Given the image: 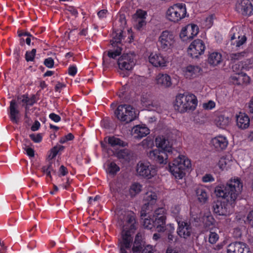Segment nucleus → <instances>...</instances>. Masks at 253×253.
Listing matches in <instances>:
<instances>
[{
	"instance_id": "1",
	"label": "nucleus",
	"mask_w": 253,
	"mask_h": 253,
	"mask_svg": "<svg viewBox=\"0 0 253 253\" xmlns=\"http://www.w3.org/2000/svg\"><path fill=\"white\" fill-rule=\"evenodd\" d=\"M243 188V183L238 177L231 179L226 185L220 184L214 189L216 196L226 200L222 202L217 200L212 206L214 213L218 215L226 216L230 214L228 203L232 204L241 193Z\"/></svg>"
},
{
	"instance_id": "2",
	"label": "nucleus",
	"mask_w": 253,
	"mask_h": 253,
	"mask_svg": "<svg viewBox=\"0 0 253 253\" xmlns=\"http://www.w3.org/2000/svg\"><path fill=\"white\" fill-rule=\"evenodd\" d=\"M118 221L122 226V239L118 244L119 253H128L132 245L133 237L132 234L136 229V215L131 211H123L118 217Z\"/></svg>"
},
{
	"instance_id": "3",
	"label": "nucleus",
	"mask_w": 253,
	"mask_h": 253,
	"mask_svg": "<svg viewBox=\"0 0 253 253\" xmlns=\"http://www.w3.org/2000/svg\"><path fill=\"white\" fill-rule=\"evenodd\" d=\"M155 143L158 149L150 151L148 153L149 158L157 164H166L169 156L171 155L174 149L172 143L162 135L156 138Z\"/></svg>"
},
{
	"instance_id": "4",
	"label": "nucleus",
	"mask_w": 253,
	"mask_h": 253,
	"mask_svg": "<svg viewBox=\"0 0 253 253\" xmlns=\"http://www.w3.org/2000/svg\"><path fill=\"white\" fill-rule=\"evenodd\" d=\"M191 166L190 160L184 155H179L169 165L170 172L176 178L179 179L185 175V170L190 168Z\"/></svg>"
},
{
	"instance_id": "5",
	"label": "nucleus",
	"mask_w": 253,
	"mask_h": 253,
	"mask_svg": "<svg viewBox=\"0 0 253 253\" xmlns=\"http://www.w3.org/2000/svg\"><path fill=\"white\" fill-rule=\"evenodd\" d=\"M198 104L197 97L192 93L179 94L176 96L175 105L181 113L194 110Z\"/></svg>"
},
{
	"instance_id": "6",
	"label": "nucleus",
	"mask_w": 253,
	"mask_h": 253,
	"mask_svg": "<svg viewBox=\"0 0 253 253\" xmlns=\"http://www.w3.org/2000/svg\"><path fill=\"white\" fill-rule=\"evenodd\" d=\"M116 118L120 122L128 124L137 117L135 109L131 105L128 104H121L119 105L115 111Z\"/></svg>"
},
{
	"instance_id": "7",
	"label": "nucleus",
	"mask_w": 253,
	"mask_h": 253,
	"mask_svg": "<svg viewBox=\"0 0 253 253\" xmlns=\"http://www.w3.org/2000/svg\"><path fill=\"white\" fill-rule=\"evenodd\" d=\"M136 171L138 176L150 179L157 175V167L147 161H139L136 166Z\"/></svg>"
},
{
	"instance_id": "8",
	"label": "nucleus",
	"mask_w": 253,
	"mask_h": 253,
	"mask_svg": "<svg viewBox=\"0 0 253 253\" xmlns=\"http://www.w3.org/2000/svg\"><path fill=\"white\" fill-rule=\"evenodd\" d=\"M186 5L183 3H178L170 6L167 11V18L170 21L177 22L186 17Z\"/></svg>"
},
{
	"instance_id": "9",
	"label": "nucleus",
	"mask_w": 253,
	"mask_h": 253,
	"mask_svg": "<svg viewBox=\"0 0 253 253\" xmlns=\"http://www.w3.org/2000/svg\"><path fill=\"white\" fill-rule=\"evenodd\" d=\"M175 43L174 36L173 33L168 30L162 32L158 41L159 50L163 51H169L174 47Z\"/></svg>"
},
{
	"instance_id": "10",
	"label": "nucleus",
	"mask_w": 253,
	"mask_h": 253,
	"mask_svg": "<svg viewBox=\"0 0 253 253\" xmlns=\"http://www.w3.org/2000/svg\"><path fill=\"white\" fill-rule=\"evenodd\" d=\"M157 200V194L155 192H147L144 198V203L142 207L140 214L142 218L145 217L155 207Z\"/></svg>"
},
{
	"instance_id": "11",
	"label": "nucleus",
	"mask_w": 253,
	"mask_h": 253,
	"mask_svg": "<svg viewBox=\"0 0 253 253\" xmlns=\"http://www.w3.org/2000/svg\"><path fill=\"white\" fill-rule=\"evenodd\" d=\"M134 53L123 54L117 61L119 68L121 70H131L135 64Z\"/></svg>"
},
{
	"instance_id": "12",
	"label": "nucleus",
	"mask_w": 253,
	"mask_h": 253,
	"mask_svg": "<svg viewBox=\"0 0 253 253\" xmlns=\"http://www.w3.org/2000/svg\"><path fill=\"white\" fill-rule=\"evenodd\" d=\"M205 49L204 42L202 40L197 39L190 44L187 51L191 57L196 58L204 53Z\"/></svg>"
},
{
	"instance_id": "13",
	"label": "nucleus",
	"mask_w": 253,
	"mask_h": 253,
	"mask_svg": "<svg viewBox=\"0 0 253 253\" xmlns=\"http://www.w3.org/2000/svg\"><path fill=\"white\" fill-rule=\"evenodd\" d=\"M152 218L154 219L158 231H164L166 220V211L165 209L159 208L155 210Z\"/></svg>"
},
{
	"instance_id": "14",
	"label": "nucleus",
	"mask_w": 253,
	"mask_h": 253,
	"mask_svg": "<svg viewBox=\"0 0 253 253\" xmlns=\"http://www.w3.org/2000/svg\"><path fill=\"white\" fill-rule=\"evenodd\" d=\"M236 10L244 16H250L253 10V5L250 0H238L236 4Z\"/></svg>"
},
{
	"instance_id": "15",
	"label": "nucleus",
	"mask_w": 253,
	"mask_h": 253,
	"mask_svg": "<svg viewBox=\"0 0 253 253\" xmlns=\"http://www.w3.org/2000/svg\"><path fill=\"white\" fill-rule=\"evenodd\" d=\"M227 253H252V252L245 244L236 242L228 246Z\"/></svg>"
},
{
	"instance_id": "16",
	"label": "nucleus",
	"mask_w": 253,
	"mask_h": 253,
	"mask_svg": "<svg viewBox=\"0 0 253 253\" xmlns=\"http://www.w3.org/2000/svg\"><path fill=\"white\" fill-rule=\"evenodd\" d=\"M211 144L216 151H221L227 148L228 141L225 136L219 135L212 138Z\"/></svg>"
},
{
	"instance_id": "17",
	"label": "nucleus",
	"mask_w": 253,
	"mask_h": 253,
	"mask_svg": "<svg viewBox=\"0 0 253 253\" xmlns=\"http://www.w3.org/2000/svg\"><path fill=\"white\" fill-rule=\"evenodd\" d=\"M149 62L156 67H164L167 66L168 59L161 53H151L149 57Z\"/></svg>"
},
{
	"instance_id": "18",
	"label": "nucleus",
	"mask_w": 253,
	"mask_h": 253,
	"mask_svg": "<svg viewBox=\"0 0 253 253\" xmlns=\"http://www.w3.org/2000/svg\"><path fill=\"white\" fill-rule=\"evenodd\" d=\"M192 227L190 222L186 221H178L177 233L182 238L187 239L192 233Z\"/></svg>"
},
{
	"instance_id": "19",
	"label": "nucleus",
	"mask_w": 253,
	"mask_h": 253,
	"mask_svg": "<svg viewBox=\"0 0 253 253\" xmlns=\"http://www.w3.org/2000/svg\"><path fill=\"white\" fill-rule=\"evenodd\" d=\"M230 82L235 85L247 84L250 83V78L243 72L233 74L230 77Z\"/></svg>"
},
{
	"instance_id": "20",
	"label": "nucleus",
	"mask_w": 253,
	"mask_h": 253,
	"mask_svg": "<svg viewBox=\"0 0 253 253\" xmlns=\"http://www.w3.org/2000/svg\"><path fill=\"white\" fill-rule=\"evenodd\" d=\"M201 71V67L196 65H189L182 69L184 76L188 79H192L197 77Z\"/></svg>"
},
{
	"instance_id": "21",
	"label": "nucleus",
	"mask_w": 253,
	"mask_h": 253,
	"mask_svg": "<svg viewBox=\"0 0 253 253\" xmlns=\"http://www.w3.org/2000/svg\"><path fill=\"white\" fill-rule=\"evenodd\" d=\"M236 125L241 129L248 128L250 125V119L248 115L245 113L239 112L236 116Z\"/></svg>"
},
{
	"instance_id": "22",
	"label": "nucleus",
	"mask_w": 253,
	"mask_h": 253,
	"mask_svg": "<svg viewBox=\"0 0 253 253\" xmlns=\"http://www.w3.org/2000/svg\"><path fill=\"white\" fill-rule=\"evenodd\" d=\"M199 33V27L195 24H189L183 28L181 31L180 36L187 37V39H193Z\"/></svg>"
},
{
	"instance_id": "23",
	"label": "nucleus",
	"mask_w": 253,
	"mask_h": 253,
	"mask_svg": "<svg viewBox=\"0 0 253 253\" xmlns=\"http://www.w3.org/2000/svg\"><path fill=\"white\" fill-rule=\"evenodd\" d=\"M9 117L11 121L14 124H18L19 122L20 112L17 109V104L15 100H12L10 101Z\"/></svg>"
},
{
	"instance_id": "24",
	"label": "nucleus",
	"mask_w": 253,
	"mask_h": 253,
	"mask_svg": "<svg viewBox=\"0 0 253 253\" xmlns=\"http://www.w3.org/2000/svg\"><path fill=\"white\" fill-rule=\"evenodd\" d=\"M156 80L158 84L164 87H169L172 84L171 77L167 74H159Z\"/></svg>"
},
{
	"instance_id": "25",
	"label": "nucleus",
	"mask_w": 253,
	"mask_h": 253,
	"mask_svg": "<svg viewBox=\"0 0 253 253\" xmlns=\"http://www.w3.org/2000/svg\"><path fill=\"white\" fill-rule=\"evenodd\" d=\"M222 61V54L218 52H213L209 54L208 62L213 66L219 65Z\"/></svg>"
},
{
	"instance_id": "26",
	"label": "nucleus",
	"mask_w": 253,
	"mask_h": 253,
	"mask_svg": "<svg viewBox=\"0 0 253 253\" xmlns=\"http://www.w3.org/2000/svg\"><path fill=\"white\" fill-rule=\"evenodd\" d=\"M133 133L134 137L142 138L149 134V129L146 126H142L139 125L135 126L133 128Z\"/></svg>"
},
{
	"instance_id": "27",
	"label": "nucleus",
	"mask_w": 253,
	"mask_h": 253,
	"mask_svg": "<svg viewBox=\"0 0 253 253\" xmlns=\"http://www.w3.org/2000/svg\"><path fill=\"white\" fill-rule=\"evenodd\" d=\"M219 229L215 227H209L208 229V242L211 244H215L219 240V236L218 234Z\"/></svg>"
},
{
	"instance_id": "28",
	"label": "nucleus",
	"mask_w": 253,
	"mask_h": 253,
	"mask_svg": "<svg viewBox=\"0 0 253 253\" xmlns=\"http://www.w3.org/2000/svg\"><path fill=\"white\" fill-rule=\"evenodd\" d=\"M247 40V37L245 35L241 36L238 35L237 38L236 35L234 34L231 37V44L235 45V47L237 48H241V47L246 42Z\"/></svg>"
},
{
	"instance_id": "29",
	"label": "nucleus",
	"mask_w": 253,
	"mask_h": 253,
	"mask_svg": "<svg viewBox=\"0 0 253 253\" xmlns=\"http://www.w3.org/2000/svg\"><path fill=\"white\" fill-rule=\"evenodd\" d=\"M251 62V60L241 61L238 64L234 65L233 68L234 70L238 69L240 70L241 72H243V71H249L252 67V63Z\"/></svg>"
},
{
	"instance_id": "30",
	"label": "nucleus",
	"mask_w": 253,
	"mask_h": 253,
	"mask_svg": "<svg viewBox=\"0 0 253 253\" xmlns=\"http://www.w3.org/2000/svg\"><path fill=\"white\" fill-rule=\"evenodd\" d=\"M108 143L112 147L119 146L123 147L127 146V143L115 136H109L108 138Z\"/></svg>"
},
{
	"instance_id": "31",
	"label": "nucleus",
	"mask_w": 253,
	"mask_h": 253,
	"mask_svg": "<svg viewBox=\"0 0 253 253\" xmlns=\"http://www.w3.org/2000/svg\"><path fill=\"white\" fill-rule=\"evenodd\" d=\"M196 196L201 203H205L208 200V194L205 189L198 187L196 190Z\"/></svg>"
},
{
	"instance_id": "32",
	"label": "nucleus",
	"mask_w": 253,
	"mask_h": 253,
	"mask_svg": "<svg viewBox=\"0 0 253 253\" xmlns=\"http://www.w3.org/2000/svg\"><path fill=\"white\" fill-rule=\"evenodd\" d=\"M114 47L113 49L108 50L107 55L109 58L115 59L121 54L122 48L120 45H116L115 47Z\"/></svg>"
},
{
	"instance_id": "33",
	"label": "nucleus",
	"mask_w": 253,
	"mask_h": 253,
	"mask_svg": "<svg viewBox=\"0 0 253 253\" xmlns=\"http://www.w3.org/2000/svg\"><path fill=\"white\" fill-rule=\"evenodd\" d=\"M120 170V168L115 162H111L108 164L106 172L113 176H115Z\"/></svg>"
},
{
	"instance_id": "34",
	"label": "nucleus",
	"mask_w": 253,
	"mask_h": 253,
	"mask_svg": "<svg viewBox=\"0 0 253 253\" xmlns=\"http://www.w3.org/2000/svg\"><path fill=\"white\" fill-rule=\"evenodd\" d=\"M216 125L221 128H224L228 126L230 123V119L229 117L224 115H220L216 120Z\"/></svg>"
},
{
	"instance_id": "35",
	"label": "nucleus",
	"mask_w": 253,
	"mask_h": 253,
	"mask_svg": "<svg viewBox=\"0 0 253 253\" xmlns=\"http://www.w3.org/2000/svg\"><path fill=\"white\" fill-rule=\"evenodd\" d=\"M142 188V185L137 182L133 183L129 189V192L131 197H134L136 195L138 194L141 191Z\"/></svg>"
},
{
	"instance_id": "36",
	"label": "nucleus",
	"mask_w": 253,
	"mask_h": 253,
	"mask_svg": "<svg viewBox=\"0 0 253 253\" xmlns=\"http://www.w3.org/2000/svg\"><path fill=\"white\" fill-rule=\"evenodd\" d=\"M154 219L150 216L148 218H145L143 221V226L144 228L152 230L153 228H156Z\"/></svg>"
},
{
	"instance_id": "37",
	"label": "nucleus",
	"mask_w": 253,
	"mask_h": 253,
	"mask_svg": "<svg viewBox=\"0 0 253 253\" xmlns=\"http://www.w3.org/2000/svg\"><path fill=\"white\" fill-rule=\"evenodd\" d=\"M247 54V52L244 51L240 52L231 53L230 54L229 57L231 61H235L241 59L242 57L245 56Z\"/></svg>"
},
{
	"instance_id": "38",
	"label": "nucleus",
	"mask_w": 253,
	"mask_h": 253,
	"mask_svg": "<svg viewBox=\"0 0 253 253\" xmlns=\"http://www.w3.org/2000/svg\"><path fill=\"white\" fill-rule=\"evenodd\" d=\"M123 31H121L119 33L117 34V35L113 38L112 40V42L111 43L112 46H116V45H120L121 43V41L123 39Z\"/></svg>"
},
{
	"instance_id": "39",
	"label": "nucleus",
	"mask_w": 253,
	"mask_h": 253,
	"mask_svg": "<svg viewBox=\"0 0 253 253\" xmlns=\"http://www.w3.org/2000/svg\"><path fill=\"white\" fill-rule=\"evenodd\" d=\"M36 49L33 48L31 51H27L25 53V59L27 62L33 61L36 54Z\"/></svg>"
},
{
	"instance_id": "40",
	"label": "nucleus",
	"mask_w": 253,
	"mask_h": 253,
	"mask_svg": "<svg viewBox=\"0 0 253 253\" xmlns=\"http://www.w3.org/2000/svg\"><path fill=\"white\" fill-rule=\"evenodd\" d=\"M180 211V206L178 204L172 206L170 209L172 215L175 218L179 216Z\"/></svg>"
},
{
	"instance_id": "41",
	"label": "nucleus",
	"mask_w": 253,
	"mask_h": 253,
	"mask_svg": "<svg viewBox=\"0 0 253 253\" xmlns=\"http://www.w3.org/2000/svg\"><path fill=\"white\" fill-rule=\"evenodd\" d=\"M214 18V14H211L206 18L205 20V25L206 28L209 29L212 26Z\"/></svg>"
},
{
	"instance_id": "42",
	"label": "nucleus",
	"mask_w": 253,
	"mask_h": 253,
	"mask_svg": "<svg viewBox=\"0 0 253 253\" xmlns=\"http://www.w3.org/2000/svg\"><path fill=\"white\" fill-rule=\"evenodd\" d=\"M136 23L134 27L138 31H141L146 25V19H136Z\"/></svg>"
},
{
	"instance_id": "43",
	"label": "nucleus",
	"mask_w": 253,
	"mask_h": 253,
	"mask_svg": "<svg viewBox=\"0 0 253 253\" xmlns=\"http://www.w3.org/2000/svg\"><path fill=\"white\" fill-rule=\"evenodd\" d=\"M147 12L141 9L137 10L134 16L136 17V19H146Z\"/></svg>"
},
{
	"instance_id": "44",
	"label": "nucleus",
	"mask_w": 253,
	"mask_h": 253,
	"mask_svg": "<svg viewBox=\"0 0 253 253\" xmlns=\"http://www.w3.org/2000/svg\"><path fill=\"white\" fill-rule=\"evenodd\" d=\"M28 94H23L21 96H18L17 97L18 100H19L21 102L23 103V106H25V110H28Z\"/></svg>"
},
{
	"instance_id": "45",
	"label": "nucleus",
	"mask_w": 253,
	"mask_h": 253,
	"mask_svg": "<svg viewBox=\"0 0 253 253\" xmlns=\"http://www.w3.org/2000/svg\"><path fill=\"white\" fill-rule=\"evenodd\" d=\"M29 137L35 143H40L42 139V136L41 133H38L37 134L32 133L30 134Z\"/></svg>"
},
{
	"instance_id": "46",
	"label": "nucleus",
	"mask_w": 253,
	"mask_h": 253,
	"mask_svg": "<svg viewBox=\"0 0 253 253\" xmlns=\"http://www.w3.org/2000/svg\"><path fill=\"white\" fill-rule=\"evenodd\" d=\"M10 239H6L4 240H1V253H6L7 248L10 242Z\"/></svg>"
},
{
	"instance_id": "47",
	"label": "nucleus",
	"mask_w": 253,
	"mask_h": 253,
	"mask_svg": "<svg viewBox=\"0 0 253 253\" xmlns=\"http://www.w3.org/2000/svg\"><path fill=\"white\" fill-rule=\"evenodd\" d=\"M117 155L118 158L120 159H124L125 160H127L129 159V154L127 150H120L118 152Z\"/></svg>"
},
{
	"instance_id": "48",
	"label": "nucleus",
	"mask_w": 253,
	"mask_h": 253,
	"mask_svg": "<svg viewBox=\"0 0 253 253\" xmlns=\"http://www.w3.org/2000/svg\"><path fill=\"white\" fill-rule=\"evenodd\" d=\"M60 148H58L57 146L53 147L51 149L50 151V154L49 157H51V159L54 158L57 155L61 148H63V146H60Z\"/></svg>"
},
{
	"instance_id": "49",
	"label": "nucleus",
	"mask_w": 253,
	"mask_h": 253,
	"mask_svg": "<svg viewBox=\"0 0 253 253\" xmlns=\"http://www.w3.org/2000/svg\"><path fill=\"white\" fill-rule=\"evenodd\" d=\"M44 65L48 68H52L54 67V61L51 57H48L44 59Z\"/></svg>"
},
{
	"instance_id": "50",
	"label": "nucleus",
	"mask_w": 253,
	"mask_h": 253,
	"mask_svg": "<svg viewBox=\"0 0 253 253\" xmlns=\"http://www.w3.org/2000/svg\"><path fill=\"white\" fill-rule=\"evenodd\" d=\"M215 106V103L212 100H210L207 103H204L203 105V108L205 110H211Z\"/></svg>"
},
{
	"instance_id": "51",
	"label": "nucleus",
	"mask_w": 253,
	"mask_h": 253,
	"mask_svg": "<svg viewBox=\"0 0 253 253\" xmlns=\"http://www.w3.org/2000/svg\"><path fill=\"white\" fill-rule=\"evenodd\" d=\"M68 173V170L66 167L63 165H61L58 171V176L61 177V176H65Z\"/></svg>"
},
{
	"instance_id": "52",
	"label": "nucleus",
	"mask_w": 253,
	"mask_h": 253,
	"mask_svg": "<svg viewBox=\"0 0 253 253\" xmlns=\"http://www.w3.org/2000/svg\"><path fill=\"white\" fill-rule=\"evenodd\" d=\"M214 178L211 174H206L202 177V181L205 183L213 182Z\"/></svg>"
},
{
	"instance_id": "53",
	"label": "nucleus",
	"mask_w": 253,
	"mask_h": 253,
	"mask_svg": "<svg viewBox=\"0 0 253 253\" xmlns=\"http://www.w3.org/2000/svg\"><path fill=\"white\" fill-rule=\"evenodd\" d=\"M42 171H50V172L53 171L54 172L55 171L54 170L53 168L52 167V164L50 162H49L47 165L42 166Z\"/></svg>"
},
{
	"instance_id": "54",
	"label": "nucleus",
	"mask_w": 253,
	"mask_h": 253,
	"mask_svg": "<svg viewBox=\"0 0 253 253\" xmlns=\"http://www.w3.org/2000/svg\"><path fill=\"white\" fill-rule=\"evenodd\" d=\"M77 73V68L75 65L70 66L68 68V74L74 77Z\"/></svg>"
},
{
	"instance_id": "55",
	"label": "nucleus",
	"mask_w": 253,
	"mask_h": 253,
	"mask_svg": "<svg viewBox=\"0 0 253 253\" xmlns=\"http://www.w3.org/2000/svg\"><path fill=\"white\" fill-rule=\"evenodd\" d=\"M49 118L55 123L59 122L61 121V117L54 113H51L49 115Z\"/></svg>"
},
{
	"instance_id": "56",
	"label": "nucleus",
	"mask_w": 253,
	"mask_h": 253,
	"mask_svg": "<svg viewBox=\"0 0 253 253\" xmlns=\"http://www.w3.org/2000/svg\"><path fill=\"white\" fill-rule=\"evenodd\" d=\"M143 250V245L133 244L132 247V252L133 253H140Z\"/></svg>"
},
{
	"instance_id": "57",
	"label": "nucleus",
	"mask_w": 253,
	"mask_h": 253,
	"mask_svg": "<svg viewBox=\"0 0 253 253\" xmlns=\"http://www.w3.org/2000/svg\"><path fill=\"white\" fill-rule=\"evenodd\" d=\"M247 223L253 227V210L251 211L248 214L247 217Z\"/></svg>"
},
{
	"instance_id": "58",
	"label": "nucleus",
	"mask_w": 253,
	"mask_h": 253,
	"mask_svg": "<svg viewBox=\"0 0 253 253\" xmlns=\"http://www.w3.org/2000/svg\"><path fill=\"white\" fill-rule=\"evenodd\" d=\"M133 244L135 245H143L142 244V237L141 235H139V233H137L134 239Z\"/></svg>"
},
{
	"instance_id": "59",
	"label": "nucleus",
	"mask_w": 253,
	"mask_h": 253,
	"mask_svg": "<svg viewBox=\"0 0 253 253\" xmlns=\"http://www.w3.org/2000/svg\"><path fill=\"white\" fill-rule=\"evenodd\" d=\"M190 220L192 222H199L200 221V217L198 214H193L191 211Z\"/></svg>"
},
{
	"instance_id": "60",
	"label": "nucleus",
	"mask_w": 253,
	"mask_h": 253,
	"mask_svg": "<svg viewBox=\"0 0 253 253\" xmlns=\"http://www.w3.org/2000/svg\"><path fill=\"white\" fill-rule=\"evenodd\" d=\"M214 223V219L211 216H209L207 217L206 221L205 222V225L206 227L208 226H210L211 225H212Z\"/></svg>"
},
{
	"instance_id": "61",
	"label": "nucleus",
	"mask_w": 253,
	"mask_h": 253,
	"mask_svg": "<svg viewBox=\"0 0 253 253\" xmlns=\"http://www.w3.org/2000/svg\"><path fill=\"white\" fill-rule=\"evenodd\" d=\"M218 165L220 169H224L226 168L227 165L226 159L224 158H221L218 161Z\"/></svg>"
},
{
	"instance_id": "62",
	"label": "nucleus",
	"mask_w": 253,
	"mask_h": 253,
	"mask_svg": "<svg viewBox=\"0 0 253 253\" xmlns=\"http://www.w3.org/2000/svg\"><path fill=\"white\" fill-rule=\"evenodd\" d=\"M25 150L26 151V154L30 157H34L35 156V151L34 150L29 147H26L25 148Z\"/></svg>"
},
{
	"instance_id": "63",
	"label": "nucleus",
	"mask_w": 253,
	"mask_h": 253,
	"mask_svg": "<svg viewBox=\"0 0 253 253\" xmlns=\"http://www.w3.org/2000/svg\"><path fill=\"white\" fill-rule=\"evenodd\" d=\"M69 12L71 13L72 15L77 17L78 15V11L77 9L73 6H69L67 8Z\"/></svg>"
},
{
	"instance_id": "64",
	"label": "nucleus",
	"mask_w": 253,
	"mask_h": 253,
	"mask_svg": "<svg viewBox=\"0 0 253 253\" xmlns=\"http://www.w3.org/2000/svg\"><path fill=\"white\" fill-rule=\"evenodd\" d=\"M141 253H153V247L151 245L146 246L142 251Z\"/></svg>"
}]
</instances>
